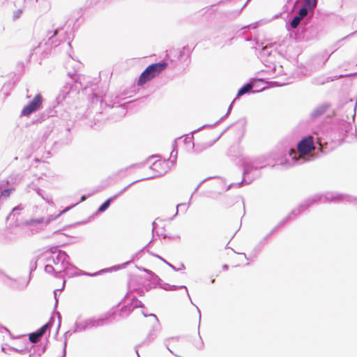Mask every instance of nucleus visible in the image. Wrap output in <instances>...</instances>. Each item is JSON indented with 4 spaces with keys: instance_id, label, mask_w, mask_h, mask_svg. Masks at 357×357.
<instances>
[{
    "instance_id": "obj_22",
    "label": "nucleus",
    "mask_w": 357,
    "mask_h": 357,
    "mask_svg": "<svg viewBox=\"0 0 357 357\" xmlns=\"http://www.w3.org/2000/svg\"><path fill=\"white\" fill-rule=\"evenodd\" d=\"M45 271L49 274H54L55 277H56V268L51 262H48L45 266Z\"/></svg>"
},
{
    "instance_id": "obj_59",
    "label": "nucleus",
    "mask_w": 357,
    "mask_h": 357,
    "mask_svg": "<svg viewBox=\"0 0 357 357\" xmlns=\"http://www.w3.org/2000/svg\"><path fill=\"white\" fill-rule=\"evenodd\" d=\"M347 119L349 120V115L347 116Z\"/></svg>"
},
{
    "instance_id": "obj_26",
    "label": "nucleus",
    "mask_w": 357,
    "mask_h": 357,
    "mask_svg": "<svg viewBox=\"0 0 357 357\" xmlns=\"http://www.w3.org/2000/svg\"><path fill=\"white\" fill-rule=\"evenodd\" d=\"M41 337L40 335L37 333V331L32 333L29 335V340L33 343H36L39 339Z\"/></svg>"
},
{
    "instance_id": "obj_2",
    "label": "nucleus",
    "mask_w": 357,
    "mask_h": 357,
    "mask_svg": "<svg viewBox=\"0 0 357 357\" xmlns=\"http://www.w3.org/2000/svg\"><path fill=\"white\" fill-rule=\"evenodd\" d=\"M69 259L70 257L63 250H55L54 251L51 252L50 255L47 257V261L51 262L56 268V278H63V272L64 271H66V275L69 277L77 275V272H79L80 275L96 276L100 275L101 273L118 271L121 268H125L129 264V262H126L121 265H116L108 268L102 269L100 271L94 273H88L79 270L77 268L70 264Z\"/></svg>"
},
{
    "instance_id": "obj_46",
    "label": "nucleus",
    "mask_w": 357,
    "mask_h": 357,
    "mask_svg": "<svg viewBox=\"0 0 357 357\" xmlns=\"http://www.w3.org/2000/svg\"><path fill=\"white\" fill-rule=\"evenodd\" d=\"M157 257H158V258H160L162 261H164L166 264H167V265H168V264H169V262H167L165 259H162L161 257L158 256V255H157Z\"/></svg>"
},
{
    "instance_id": "obj_57",
    "label": "nucleus",
    "mask_w": 357,
    "mask_h": 357,
    "mask_svg": "<svg viewBox=\"0 0 357 357\" xmlns=\"http://www.w3.org/2000/svg\"><path fill=\"white\" fill-rule=\"evenodd\" d=\"M136 353H137V354L138 357H140V356H139V353H138V351H137V350H136Z\"/></svg>"
},
{
    "instance_id": "obj_19",
    "label": "nucleus",
    "mask_w": 357,
    "mask_h": 357,
    "mask_svg": "<svg viewBox=\"0 0 357 357\" xmlns=\"http://www.w3.org/2000/svg\"><path fill=\"white\" fill-rule=\"evenodd\" d=\"M59 30L54 29V31H49L47 32V36L49 38V40L51 41V45L54 46H57L59 43L56 40H54V38L58 34Z\"/></svg>"
},
{
    "instance_id": "obj_16",
    "label": "nucleus",
    "mask_w": 357,
    "mask_h": 357,
    "mask_svg": "<svg viewBox=\"0 0 357 357\" xmlns=\"http://www.w3.org/2000/svg\"><path fill=\"white\" fill-rule=\"evenodd\" d=\"M330 105L328 103H323L317 106L312 112L311 116L312 118H317L324 114Z\"/></svg>"
},
{
    "instance_id": "obj_42",
    "label": "nucleus",
    "mask_w": 357,
    "mask_h": 357,
    "mask_svg": "<svg viewBox=\"0 0 357 357\" xmlns=\"http://www.w3.org/2000/svg\"><path fill=\"white\" fill-rule=\"evenodd\" d=\"M168 340H165V345H166V347H167V349L170 351V353L174 354V353H173V351H172V350L168 347V345H167V341H168Z\"/></svg>"
},
{
    "instance_id": "obj_29",
    "label": "nucleus",
    "mask_w": 357,
    "mask_h": 357,
    "mask_svg": "<svg viewBox=\"0 0 357 357\" xmlns=\"http://www.w3.org/2000/svg\"><path fill=\"white\" fill-rule=\"evenodd\" d=\"M49 328H50V324L48 323H47L45 325H43L42 327H40L37 331V333L39 334V335H40L42 337Z\"/></svg>"
},
{
    "instance_id": "obj_35",
    "label": "nucleus",
    "mask_w": 357,
    "mask_h": 357,
    "mask_svg": "<svg viewBox=\"0 0 357 357\" xmlns=\"http://www.w3.org/2000/svg\"><path fill=\"white\" fill-rule=\"evenodd\" d=\"M66 344H67V342H66V340H65L64 343H63V349L62 357H66Z\"/></svg>"
},
{
    "instance_id": "obj_45",
    "label": "nucleus",
    "mask_w": 357,
    "mask_h": 357,
    "mask_svg": "<svg viewBox=\"0 0 357 357\" xmlns=\"http://www.w3.org/2000/svg\"><path fill=\"white\" fill-rule=\"evenodd\" d=\"M153 335L152 333V331H151L149 335V336H148V338L151 339V340L154 339V337H153Z\"/></svg>"
},
{
    "instance_id": "obj_4",
    "label": "nucleus",
    "mask_w": 357,
    "mask_h": 357,
    "mask_svg": "<svg viewBox=\"0 0 357 357\" xmlns=\"http://www.w3.org/2000/svg\"><path fill=\"white\" fill-rule=\"evenodd\" d=\"M73 207V206L66 207L56 215H51L47 218H34L27 220L22 223L18 228H17L16 233L21 236L24 234L30 235L36 234L42 230L52 221L59 218L61 215L68 211Z\"/></svg>"
},
{
    "instance_id": "obj_14",
    "label": "nucleus",
    "mask_w": 357,
    "mask_h": 357,
    "mask_svg": "<svg viewBox=\"0 0 357 357\" xmlns=\"http://www.w3.org/2000/svg\"><path fill=\"white\" fill-rule=\"evenodd\" d=\"M151 68L149 69L146 68L144 72L141 74L139 79H138V85H143L146 83L148 81L154 78V76L150 71Z\"/></svg>"
},
{
    "instance_id": "obj_25",
    "label": "nucleus",
    "mask_w": 357,
    "mask_h": 357,
    "mask_svg": "<svg viewBox=\"0 0 357 357\" xmlns=\"http://www.w3.org/2000/svg\"><path fill=\"white\" fill-rule=\"evenodd\" d=\"M302 20L298 15L295 16L292 20L291 21L290 25L293 29H296L300 24L301 20Z\"/></svg>"
},
{
    "instance_id": "obj_11",
    "label": "nucleus",
    "mask_w": 357,
    "mask_h": 357,
    "mask_svg": "<svg viewBox=\"0 0 357 357\" xmlns=\"http://www.w3.org/2000/svg\"><path fill=\"white\" fill-rule=\"evenodd\" d=\"M136 181L132 182V183L126 186L123 189H122L120 192H119L117 194L114 195V196L109 197L107 199L98 209V212L102 213L105 211L109 206L110 203L112 200L118 197L120 195H121L126 189H128L132 183H135Z\"/></svg>"
},
{
    "instance_id": "obj_48",
    "label": "nucleus",
    "mask_w": 357,
    "mask_h": 357,
    "mask_svg": "<svg viewBox=\"0 0 357 357\" xmlns=\"http://www.w3.org/2000/svg\"><path fill=\"white\" fill-rule=\"evenodd\" d=\"M178 270H180V269H185V266H184V264H181V267H180L179 268H178Z\"/></svg>"
},
{
    "instance_id": "obj_30",
    "label": "nucleus",
    "mask_w": 357,
    "mask_h": 357,
    "mask_svg": "<svg viewBox=\"0 0 357 357\" xmlns=\"http://www.w3.org/2000/svg\"><path fill=\"white\" fill-rule=\"evenodd\" d=\"M13 190L12 188H8L5 189L3 191L1 192L0 196L3 198H7L10 196L11 191Z\"/></svg>"
},
{
    "instance_id": "obj_3",
    "label": "nucleus",
    "mask_w": 357,
    "mask_h": 357,
    "mask_svg": "<svg viewBox=\"0 0 357 357\" xmlns=\"http://www.w3.org/2000/svg\"><path fill=\"white\" fill-rule=\"evenodd\" d=\"M275 164L273 153L261 155L252 159H246L243 162V178L241 182L231 183L227 190L231 186L240 187L242 184H250L253 180L260 176L259 169L267 166L273 167Z\"/></svg>"
},
{
    "instance_id": "obj_55",
    "label": "nucleus",
    "mask_w": 357,
    "mask_h": 357,
    "mask_svg": "<svg viewBox=\"0 0 357 357\" xmlns=\"http://www.w3.org/2000/svg\"><path fill=\"white\" fill-rule=\"evenodd\" d=\"M65 284H66V280H63V288L64 287Z\"/></svg>"
},
{
    "instance_id": "obj_23",
    "label": "nucleus",
    "mask_w": 357,
    "mask_h": 357,
    "mask_svg": "<svg viewBox=\"0 0 357 357\" xmlns=\"http://www.w3.org/2000/svg\"><path fill=\"white\" fill-rule=\"evenodd\" d=\"M311 12V10L310 9V8L307 6H305V4L303 5V6L300 9L299 12H298V16L300 17H301L302 19H303L305 16L307 15V14Z\"/></svg>"
},
{
    "instance_id": "obj_9",
    "label": "nucleus",
    "mask_w": 357,
    "mask_h": 357,
    "mask_svg": "<svg viewBox=\"0 0 357 357\" xmlns=\"http://www.w3.org/2000/svg\"><path fill=\"white\" fill-rule=\"evenodd\" d=\"M151 168L156 172L151 177L161 176L169 169L168 162L167 160L157 161L153 164Z\"/></svg>"
},
{
    "instance_id": "obj_18",
    "label": "nucleus",
    "mask_w": 357,
    "mask_h": 357,
    "mask_svg": "<svg viewBox=\"0 0 357 357\" xmlns=\"http://www.w3.org/2000/svg\"><path fill=\"white\" fill-rule=\"evenodd\" d=\"M204 182V181H202V182H200V183L197 186V188L195 189L194 192H192V194L191 195V197L190 198V201L188 202V204H185V203H183V204H177L176 206V214L174 215V217L171 218V220H173V218L178 214V208H184V210L185 211H187L188 208L189 207V206L190 205V201H191V199H192V197L193 195V194L198 190V188H199V186L201 185V184Z\"/></svg>"
},
{
    "instance_id": "obj_49",
    "label": "nucleus",
    "mask_w": 357,
    "mask_h": 357,
    "mask_svg": "<svg viewBox=\"0 0 357 357\" xmlns=\"http://www.w3.org/2000/svg\"><path fill=\"white\" fill-rule=\"evenodd\" d=\"M222 268H223L224 270H227V269H228V266H227V265H226V264H225V265H223Z\"/></svg>"
},
{
    "instance_id": "obj_33",
    "label": "nucleus",
    "mask_w": 357,
    "mask_h": 357,
    "mask_svg": "<svg viewBox=\"0 0 357 357\" xmlns=\"http://www.w3.org/2000/svg\"><path fill=\"white\" fill-rule=\"evenodd\" d=\"M344 132L347 133L349 132V130L351 128V125L349 121H347L344 123Z\"/></svg>"
},
{
    "instance_id": "obj_10",
    "label": "nucleus",
    "mask_w": 357,
    "mask_h": 357,
    "mask_svg": "<svg viewBox=\"0 0 357 357\" xmlns=\"http://www.w3.org/2000/svg\"><path fill=\"white\" fill-rule=\"evenodd\" d=\"M71 88L72 85L69 83H66L63 86V87L60 89L59 95L56 97V101L58 104H62L63 102L66 100L68 97L70 96Z\"/></svg>"
},
{
    "instance_id": "obj_43",
    "label": "nucleus",
    "mask_w": 357,
    "mask_h": 357,
    "mask_svg": "<svg viewBox=\"0 0 357 357\" xmlns=\"http://www.w3.org/2000/svg\"><path fill=\"white\" fill-rule=\"evenodd\" d=\"M168 266L169 267H171L173 270L176 271H178V269L176 268V267L174 266H173L172 264H168Z\"/></svg>"
},
{
    "instance_id": "obj_24",
    "label": "nucleus",
    "mask_w": 357,
    "mask_h": 357,
    "mask_svg": "<svg viewBox=\"0 0 357 357\" xmlns=\"http://www.w3.org/2000/svg\"><path fill=\"white\" fill-rule=\"evenodd\" d=\"M317 1H318V0H305L304 4H305V6H308L310 8V9L311 10L312 13H313V10H314V8H316V6L317 5Z\"/></svg>"
},
{
    "instance_id": "obj_32",
    "label": "nucleus",
    "mask_w": 357,
    "mask_h": 357,
    "mask_svg": "<svg viewBox=\"0 0 357 357\" xmlns=\"http://www.w3.org/2000/svg\"><path fill=\"white\" fill-rule=\"evenodd\" d=\"M6 280H10V278L0 271V280L3 282H6Z\"/></svg>"
},
{
    "instance_id": "obj_56",
    "label": "nucleus",
    "mask_w": 357,
    "mask_h": 357,
    "mask_svg": "<svg viewBox=\"0 0 357 357\" xmlns=\"http://www.w3.org/2000/svg\"><path fill=\"white\" fill-rule=\"evenodd\" d=\"M56 291H57V290L54 291V294H55V298H56Z\"/></svg>"
},
{
    "instance_id": "obj_20",
    "label": "nucleus",
    "mask_w": 357,
    "mask_h": 357,
    "mask_svg": "<svg viewBox=\"0 0 357 357\" xmlns=\"http://www.w3.org/2000/svg\"><path fill=\"white\" fill-rule=\"evenodd\" d=\"M232 105H233V102L231 103V105H229V108H228V110H227V114L222 116L219 121H216L215 123H214L213 124H206V125H204L203 126L199 128L197 130H195L194 131H192V132H198L199 130H201L203 128H205V127H209V126H215L216 124H218L221 120H222L225 116H227V115H229V114L230 113L231 110V108H232Z\"/></svg>"
},
{
    "instance_id": "obj_44",
    "label": "nucleus",
    "mask_w": 357,
    "mask_h": 357,
    "mask_svg": "<svg viewBox=\"0 0 357 357\" xmlns=\"http://www.w3.org/2000/svg\"><path fill=\"white\" fill-rule=\"evenodd\" d=\"M72 333H73V332H70V331H67V332H66V333H65V334H64L65 337L66 338V337H67V336H68V335H71Z\"/></svg>"
},
{
    "instance_id": "obj_28",
    "label": "nucleus",
    "mask_w": 357,
    "mask_h": 357,
    "mask_svg": "<svg viewBox=\"0 0 357 357\" xmlns=\"http://www.w3.org/2000/svg\"><path fill=\"white\" fill-rule=\"evenodd\" d=\"M178 289H184L185 291L186 294L190 298V294H189L188 291V288L185 286H184V285L176 286V285H171L170 284V291H176V290H177Z\"/></svg>"
},
{
    "instance_id": "obj_47",
    "label": "nucleus",
    "mask_w": 357,
    "mask_h": 357,
    "mask_svg": "<svg viewBox=\"0 0 357 357\" xmlns=\"http://www.w3.org/2000/svg\"><path fill=\"white\" fill-rule=\"evenodd\" d=\"M152 225H153V231L155 229L156 226H157L155 222H153Z\"/></svg>"
},
{
    "instance_id": "obj_6",
    "label": "nucleus",
    "mask_w": 357,
    "mask_h": 357,
    "mask_svg": "<svg viewBox=\"0 0 357 357\" xmlns=\"http://www.w3.org/2000/svg\"><path fill=\"white\" fill-rule=\"evenodd\" d=\"M107 323V319L104 317L82 319L79 316L75 322L73 332L80 333L87 329L103 326Z\"/></svg>"
},
{
    "instance_id": "obj_41",
    "label": "nucleus",
    "mask_w": 357,
    "mask_h": 357,
    "mask_svg": "<svg viewBox=\"0 0 357 357\" xmlns=\"http://www.w3.org/2000/svg\"><path fill=\"white\" fill-rule=\"evenodd\" d=\"M176 155H177V151H175V150H174V149H173V151H172V153H171V157L174 156V157L176 158Z\"/></svg>"
},
{
    "instance_id": "obj_37",
    "label": "nucleus",
    "mask_w": 357,
    "mask_h": 357,
    "mask_svg": "<svg viewBox=\"0 0 357 357\" xmlns=\"http://www.w3.org/2000/svg\"><path fill=\"white\" fill-rule=\"evenodd\" d=\"M45 349H46V346H43L41 349V351L38 353V356H40L42 355V354H43L45 351Z\"/></svg>"
},
{
    "instance_id": "obj_40",
    "label": "nucleus",
    "mask_w": 357,
    "mask_h": 357,
    "mask_svg": "<svg viewBox=\"0 0 357 357\" xmlns=\"http://www.w3.org/2000/svg\"><path fill=\"white\" fill-rule=\"evenodd\" d=\"M176 155H177V151H175V150H174V149H173V151H172V153H171V157L174 156V157L176 158Z\"/></svg>"
},
{
    "instance_id": "obj_12",
    "label": "nucleus",
    "mask_w": 357,
    "mask_h": 357,
    "mask_svg": "<svg viewBox=\"0 0 357 357\" xmlns=\"http://www.w3.org/2000/svg\"><path fill=\"white\" fill-rule=\"evenodd\" d=\"M167 66V63L166 62H159L153 63L150 66H149L147 68L149 69L151 68L150 71L155 77L157 75H158L161 72H162Z\"/></svg>"
},
{
    "instance_id": "obj_21",
    "label": "nucleus",
    "mask_w": 357,
    "mask_h": 357,
    "mask_svg": "<svg viewBox=\"0 0 357 357\" xmlns=\"http://www.w3.org/2000/svg\"><path fill=\"white\" fill-rule=\"evenodd\" d=\"M345 107L350 109L349 115L351 119L354 120L356 115V102L354 105L352 100H350V101L346 104Z\"/></svg>"
},
{
    "instance_id": "obj_5",
    "label": "nucleus",
    "mask_w": 357,
    "mask_h": 357,
    "mask_svg": "<svg viewBox=\"0 0 357 357\" xmlns=\"http://www.w3.org/2000/svg\"><path fill=\"white\" fill-rule=\"evenodd\" d=\"M314 149L313 137L310 135L303 138L297 145V151L291 149L289 151V156L291 158V165H301L306 161L310 160V158L305 155Z\"/></svg>"
},
{
    "instance_id": "obj_36",
    "label": "nucleus",
    "mask_w": 357,
    "mask_h": 357,
    "mask_svg": "<svg viewBox=\"0 0 357 357\" xmlns=\"http://www.w3.org/2000/svg\"><path fill=\"white\" fill-rule=\"evenodd\" d=\"M345 76H347V75H336L333 78L331 79V80L333 81L334 79H339V78H341V77H345Z\"/></svg>"
},
{
    "instance_id": "obj_27",
    "label": "nucleus",
    "mask_w": 357,
    "mask_h": 357,
    "mask_svg": "<svg viewBox=\"0 0 357 357\" xmlns=\"http://www.w3.org/2000/svg\"><path fill=\"white\" fill-rule=\"evenodd\" d=\"M22 208H23L21 207V206H15L7 216V220H8L11 219L13 217H14L15 215V213H17L18 211H20Z\"/></svg>"
},
{
    "instance_id": "obj_7",
    "label": "nucleus",
    "mask_w": 357,
    "mask_h": 357,
    "mask_svg": "<svg viewBox=\"0 0 357 357\" xmlns=\"http://www.w3.org/2000/svg\"><path fill=\"white\" fill-rule=\"evenodd\" d=\"M43 102V98L40 94H37L33 99L26 105L21 112V115L27 116L31 113L37 111L41 107Z\"/></svg>"
},
{
    "instance_id": "obj_52",
    "label": "nucleus",
    "mask_w": 357,
    "mask_h": 357,
    "mask_svg": "<svg viewBox=\"0 0 357 357\" xmlns=\"http://www.w3.org/2000/svg\"><path fill=\"white\" fill-rule=\"evenodd\" d=\"M34 356H35V353H31V354H30L29 357H34Z\"/></svg>"
},
{
    "instance_id": "obj_51",
    "label": "nucleus",
    "mask_w": 357,
    "mask_h": 357,
    "mask_svg": "<svg viewBox=\"0 0 357 357\" xmlns=\"http://www.w3.org/2000/svg\"><path fill=\"white\" fill-rule=\"evenodd\" d=\"M1 328L2 330H4V331H6L8 332V330L6 328L3 327V326H1Z\"/></svg>"
},
{
    "instance_id": "obj_8",
    "label": "nucleus",
    "mask_w": 357,
    "mask_h": 357,
    "mask_svg": "<svg viewBox=\"0 0 357 357\" xmlns=\"http://www.w3.org/2000/svg\"><path fill=\"white\" fill-rule=\"evenodd\" d=\"M26 190L28 192H30L31 190L35 191L46 203L53 206H55V204L52 200V197L50 195L45 194L43 190H42L35 183L32 182L27 185Z\"/></svg>"
},
{
    "instance_id": "obj_1",
    "label": "nucleus",
    "mask_w": 357,
    "mask_h": 357,
    "mask_svg": "<svg viewBox=\"0 0 357 357\" xmlns=\"http://www.w3.org/2000/svg\"><path fill=\"white\" fill-rule=\"evenodd\" d=\"M345 202L353 203L354 205L357 208V198L354 197L340 195L337 192H327L325 194H317L314 195L301 203L298 208L292 210V211L287 217L278 223V225L270 232L269 234L265 238L267 239L271 236L277 229L283 226L291 218L292 215H298L304 211H305L310 206L317 203H326V202Z\"/></svg>"
},
{
    "instance_id": "obj_38",
    "label": "nucleus",
    "mask_w": 357,
    "mask_h": 357,
    "mask_svg": "<svg viewBox=\"0 0 357 357\" xmlns=\"http://www.w3.org/2000/svg\"><path fill=\"white\" fill-rule=\"evenodd\" d=\"M193 137H188L185 139V142H191L192 141Z\"/></svg>"
},
{
    "instance_id": "obj_58",
    "label": "nucleus",
    "mask_w": 357,
    "mask_h": 357,
    "mask_svg": "<svg viewBox=\"0 0 357 357\" xmlns=\"http://www.w3.org/2000/svg\"><path fill=\"white\" fill-rule=\"evenodd\" d=\"M273 69L274 70H276V68H275V66H274Z\"/></svg>"
},
{
    "instance_id": "obj_50",
    "label": "nucleus",
    "mask_w": 357,
    "mask_h": 357,
    "mask_svg": "<svg viewBox=\"0 0 357 357\" xmlns=\"http://www.w3.org/2000/svg\"><path fill=\"white\" fill-rule=\"evenodd\" d=\"M197 309L198 312H199V320H200L201 319V312H200V311H199V308L197 307Z\"/></svg>"
},
{
    "instance_id": "obj_39",
    "label": "nucleus",
    "mask_w": 357,
    "mask_h": 357,
    "mask_svg": "<svg viewBox=\"0 0 357 357\" xmlns=\"http://www.w3.org/2000/svg\"><path fill=\"white\" fill-rule=\"evenodd\" d=\"M149 316H151L153 317L155 321L158 324V317H156V315L153 314H150Z\"/></svg>"
},
{
    "instance_id": "obj_31",
    "label": "nucleus",
    "mask_w": 357,
    "mask_h": 357,
    "mask_svg": "<svg viewBox=\"0 0 357 357\" xmlns=\"http://www.w3.org/2000/svg\"><path fill=\"white\" fill-rule=\"evenodd\" d=\"M37 267V261L36 259H32L31 261H30V269H31V272L36 270Z\"/></svg>"
},
{
    "instance_id": "obj_34",
    "label": "nucleus",
    "mask_w": 357,
    "mask_h": 357,
    "mask_svg": "<svg viewBox=\"0 0 357 357\" xmlns=\"http://www.w3.org/2000/svg\"><path fill=\"white\" fill-rule=\"evenodd\" d=\"M261 54H263V55H270L271 54V52H269V49L267 46L262 49Z\"/></svg>"
},
{
    "instance_id": "obj_54",
    "label": "nucleus",
    "mask_w": 357,
    "mask_h": 357,
    "mask_svg": "<svg viewBox=\"0 0 357 357\" xmlns=\"http://www.w3.org/2000/svg\"><path fill=\"white\" fill-rule=\"evenodd\" d=\"M142 314L144 317H147L148 315L144 312H142Z\"/></svg>"
},
{
    "instance_id": "obj_53",
    "label": "nucleus",
    "mask_w": 357,
    "mask_h": 357,
    "mask_svg": "<svg viewBox=\"0 0 357 357\" xmlns=\"http://www.w3.org/2000/svg\"><path fill=\"white\" fill-rule=\"evenodd\" d=\"M85 199H86V197H85V196H82V199H81V201H82H82H84V200H85Z\"/></svg>"
},
{
    "instance_id": "obj_15",
    "label": "nucleus",
    "mask_w": 357,
    "mask_h": 357,
    "mask_svg": "<svg viewBox=\"0 0 357 357\" xmlns=\"http://www.w3.org/2000/svg\"><path fill=\"white\" fill-rule=\"evenodd\" d=\"M144 304L139 300H138L135 296H133L130 301V303L125 306V310H128L129 312H132L135 308L137 307H143ZM123 310V308H122Z\"/></svg>"
},
{
    "instance_id": "obj_17",
    "label": "nucleus",
    "mask_w": 357,
    "mask_h": 357,
    "mask_svg": "<svg viewBox=\"0 0 357 357\" xmlns=\"http://www.w3.org/2000/svg\"><path fill=\"white\" fill-rule=\"evenodd\" d=\"M253 83L245 84L238 90L237 93V96H241L244 94L251 92L253 89Z\"/></svg>"
},
{
    "instance_id": "obj_13",
    "label": "nucleus",
    "mask_w": 357,
    "mask_h": 357,
    "mask_svg": "<svg viewBox=\"0 0 357 357\" xmlns=\"http://www.w3.org/2000/svg\"><path fill=\"white\" fill-rule=\"evenodd\" d=\"M144 271L146 272L148 274H149L151 276V279L153 280H157L158 284L160 288L166 290V291H170V284H167L165 282H163L161 279L159 278L158 275H156L155 273H153L152 271L144 268Z\"/></svg>"
}]
</instances>
